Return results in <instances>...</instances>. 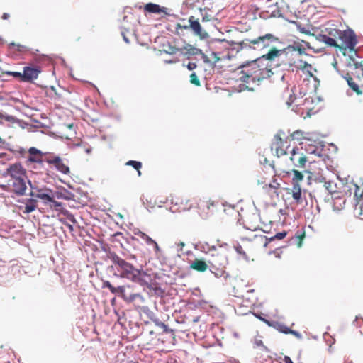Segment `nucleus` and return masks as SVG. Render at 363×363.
I'll list each match as a JSON object with an SVG mask.
<instances>
[{
	"label": "nucleus",
	"instance_id": "obj_1",
	"mask_svg": "<svg viewBox=\"0 0 363 363\" xmlns=\"http://www.w3.org/2000/svg\"><path fill=\"white\" fill-rule=\"evenodd\" d=\"M291 51H298L299 55L312 57L305 52V48L300 42H294V44L281 50L273 48L267 54L242 63L238 67V69H242L240 73L242 75L240 77V80L247 84L260 82L271 77L274 74L272 69L275 67L281 65L292 67L294 62H276V58Z\"/></svg>",
	"mask_w": 363,
	"mask_h": 363
},
{
	"label": "nucleus",
	"instance_id": "obj_2",
	"mask_svg": "<svg viewBox=\"0 0 363 363\" xmlns=\"http://www.w3.org/2000/svg\"><path fill=\"white\" fill-rule=\"evenodd\" d=\"M4 176H9L10 179L8 185L11 187L12 191L17 195L25 194L27 186L26 184V169L21 163L16 162L9 165L6 169Z\"/></svg>",
	"mask_w": 363,
	"mask_h": 363
},
{
	"label": "nucleus",
	"instance_id": "obj_3",
	"mask_svg": "<svg viewBox=\"0 0 363 363\" xmlns=\"http://www.w3.org/2000/svg\"><path fill=\"white\" fill-rule=\"evenodd\" d=\"M108 257L113 263L111 267L116 269L115 276L127 279L133 282L140 281V271L132 264L121 258L114 252H109Z\"/></svg>",
	"mask_w": 363,
	"mask_h": 363
},
{
	"label": "nucleus",
	"instance_id": "obj_4",
	"mask_svg": "<svg viewBox=\"0 0 363 363\" xmlns=\"http://www.w3.org/2000/svg\"><path fill=\"white\" fill-rule=\"evenodd\" d=\"M317 92H309V95L307 96V92H298L296 94L295 92L290 94L289 100L287 101L288 106H291L294 104L296 106H306L307 108H313L310 107L313 104H317L321 101V99L316 95Z\"/></svg>",
	"mask_w": 363,
	"mask_h": 363
},
{
	"label": "nucleus",
	"instance_id": "obj_5",
	"mask_svg": "<svg viewBox=\"0 0 363 363\" xmlns=\"http://www.w3.org/2000/svg\"><path fill=\"white\" fill-rule=\"evenodd\" d=\"M290 143V137H287L283 132H280L274 135L271 149L279 157L287 154Z\"/></svg>",
	"mask_w": 363,
	"mask_h": 363
},
{
	"label": "nucleus",
	"instance_id": "obj_6",
	"mask_svg": "<svg viewBox=\"0 0 363 363\" xmlns=\"http://www.w3.org/2000/svg\"><path fill=\"white\" fill-rule=\"evenodd\" d=\"M340 38L345 44V48H346V49H349L350 52H354L355 56L359 58L361 57L358 54L357 50L355 49V46L358 43V40L357 35L352 29L348 28L344 30ZM342 47L344 48V46Z\"/></svg>",
	"mask_w": 363,
	"mask_h": 363
},
{
	"label": "nucleus",
	"instance_id": "obj_7",
	"mask_svg": "<svg viewBox=\"0 0 363 363\" xmlns=\"http://www.w3.org/2000/svg\"><path fill=\"white\" fill-rule=\"evenodd\" d=\"M289 160L293 166L297 168H304L308 158L303 152V147H295L290 151Z\"/></svg>",
	"mask_w": 363,
	"mask_h": 363
},
{
	"label": "nucleus",
	"instance_id": "obj_8",
	"mask_svg": "<svg viewBox=\"0 0 363 363\" xmlns=\"http://www.w3.org/2000/svg\"><path fill=\"white\" fill-rule=\"evenodd\" d=\"M171 203L175 207V211H189L194 206V203L191 199L180 194H175L172 196L171 199Z\"/></svg>",
	"mask_w": 363,
	"mask_h": 363
},
{
	"label": "nucleus",
	"instance_id": "obj_9",
	"mask_svg": "<svg viewBox=\"0 0 363 363\" xmlns=\"http://www.w3.org/2000/svg\"><path fill=\"white\" fill-rule=\"evenodd\" d=\"M29 156L27 158L26 163L27 166L29 167L30 164H34L31 169H35L37 167H43V153L38 150L37 148L32 147L28 149Z\"/></svg>",
	"mask_w": 363,
	"mask_h": 363
},
{
	"label": "nucleus",
	"instance_id": "obj_10",
	"mask_svg": "<svg viewBox=\"0 0 363 363\" xmlns=\"http://www.w3.org/2000/svg\"><path fill=\"white\" fill-rule=\"evenodd\" d=\"M45 162L55 167V168L63 174H69L70 172L69 167L60 157L59 156H50L46 158Z\"/></svg>",
	"mask_w": 363,
	"mask_h": 363
},
{
	"label": "nucleus",
	"instance_id": "obj_11",
	"mask_svg": "<svg viewBox=\"0 0 363 363\" xmlns=\"http://www.w3.org/2000/svg\"><path fill=\"white\" fill-rule=\"evenodd\" d=\"M189 22L190 23L189 26H184V28H191L193 30L194 35L199 36L201 40H206L209 37L208 33L202 29L200 23L198 20H195L194 16H191L189 18Z\"/></svg>",
	"mask_w": 363,
	"mask_h": 363
},
{
	"label": "nucleus",
	"instance_id": "obj_12",
	"mask_svg": "<svg viewBox=\"0 0 363 363\" xmlns=\"http://www.w3.org/2000/svg\"><path fill=\"white\" fill-rule=\"evenodd\" d=\"M277 40V38L272 34L267 33L250 40V43L257 45V48H264L268 47L271 42L276 41Z\"/></svg>",
	"mask_w": 363,
	"mask_h": 363
},
{
	"label": "nucleus",
	"instance_id": "obj_13",
	"mask_svg": "<svg viewBox=\"0 0 363 363\" xmlns=\"http://www.w3.org/2000/svg\"><path fill=\"white\" fill-rule=\"evenodd\" d=\"M40 72V70L38 67H23V72L21 73V82H32L38 78Z\"/></svg>",
	"mask_w": 363,
	"mask_h": 363
},
{
	"label": "nucleus",
	"instance_id": "obj_14",
	"mask_svg": "<svg viewBox=\"0 0 363 363\" xmlns=\"http://www.w3.org/2000/svg\"><path fill=\"white\" fill-rule=\"evenodd\" d=\"M316 39L318 41L323 42L330 47H335V48H339L342 52V54L345 56L346 55V53H345L346 48H342V47H340L339 45H337L336 40L334 38H333L325 34L320 33L318 35H316Z\"/></svg>",
	"mask_w": 363,
	"mask_h": 363
},
{
	"label": "nucleus",
	"instance_id": "obj_15",
	"mask_svg": "<svg viewBox=\"0 0 363 363\" xmlns=\"http://www.w3.org/2000/svg\"><path fill=\"white\" fill-rule=\"evenodd\" d=\"M144 10L150 13H164L165 15L169 16L170 13L167 12V9L156 4L154 3H147L144 6Z\"/></svg>",
	"mask_w": 363,
	"mask_h": 363
},
{
	"label": "nucleus",
	"instance_id": "obj_16",
	"mask_svg": "<svg viewBox=\"0 0 363 363\" xmlns=\"http://www.w3.org/2000/svg\"><path fill=\"white\" fill-rule=\"evenodd\" d=\"M52 190L49 189H38L35 194V197L43 201L45 203L50 201H53V195Z\"/></svg>",
	"mask_w": 363,
	"mask_h": 363
},
{
	"label": "nucleus",
	"instance_id": "obj_17",
	"mask_svg": "<svg viewBox=\"0 0 363 363\" xmlns=\"http://www.w3.org/2000/svg\"><path fill=\"white\" fill-rule=\"evenodd\" d=\"M298 62L301 64V68L303 70V71H307L308 72V74H310V76L313 79V81H314V84H313V87H314V91H317V89H318L319 86H320V80L317 78L316 76H314L311 72V69H312V65L309 63H308L306 61H304L303 60H298Z\"/></svg>",
	"mask_w": 363,
	"mask_h": 363
},
{
	"label": "nucleus",
	"instance_id": "obj_18",
	"mask_svg": "<svg viewBox=\"0 0 363 363\" xmlns=\"http://www.w3.org/2000/svg\"><path fill=\"white\" fill-rule=\"evenodd\" d=\"M102 288H108L113 294H119L125 298V286H120L114 287L108 281H104L102 283Z\"/></svg>",
	"mask_w": 363,
	"mask_h": 363
},
{
	"label": "nucleus",
	"instance_id": "obj_19",
	"mask_svg": "<svg viewBox=\"0 0 363 363\" xmlns=\"http://www.w3.org/2000/svg\"><path fill=\"white\" fill-rule=\"evenodd\" d=\"M260 320L264 321L266 324H267L269 327H272L273 328L276 329L280 333L287 334V332L289 330V328L284 325L283 323H281L277 321H269L268 320H266L264 318H259Z\"/></svg>",
	"mask_w": 363,
	"mask_h": 363
},
{
	"label": "nucleus",
	"instance_id": "obj_20",
	"mask_svg": "<svg viewBox=\"0 0 363 363\" xmlns=\"http://www.w3.org/2000/svg\"><path fill=\"white\" fill-rule=\"evenodd\" d=\"M190 268L199 272H204L208 268V264L203 259H195L190 264Z\"/></svg>",
	"mask_w": 363,
	"mask_h": 363
},
{
	"label": "nucleus",
	"instance_id": "obj_21",
	"mask_svg": "<svg viewBox=\"0 0 363 363\" xmlns=\"http://www.w3.org/2000/svg\"><path fill=\"white\" fill-rule=\"evenodd\" d=\"M198 205V208L202 210L206 209L207 211L205 212L206 214H208L209 213L213 211V208L215 207V201L211 199H203L199 201V203H196Z\"/></svg>",
	"mask_w": 363,
	"mask_h": 363
},
{
	"label": "nucleus",
	"instance_id": "obj_22",
	"mask_svg": "<svg viewBox=\"0 0 363 363\" xmlns=\"http://www.w3.org/2000/svg\"><path fill=\"white\" fill-rule=\"evenodd\" d=\"M182 54L185 56H187L188 59H189V56L191 55H199V53H201V50L197 48L190 44H186L185 46L181 49Z\"/></svg>",
	"mask_w": 363,
	"mask_h": 363
},
{
	"label": "nucleus",
	"instance_id": "obj_23",
	"mask_svg": "<svg viewBox=\"0 0 363 363\" xmlns=\"http://www.w3.org/2000/svg\"><path fill=\"white\" fill-rule=\"evenodd\" d=\"M293 177L291 179L292 186H300V183L303 180V174L302 172L292 169Z\"/></svg>",
	"mask_w": 363,
	"mask_h": 363
},
{
	"label": "nucleus",
	"instance_id": "obj_24",
	"mask_svg": "<svg viewBox=\"0 0 363 363\" xmlns=\"http://www.w3.org/2000/svg\"><path fill=\"white\" fill-rule=\"evenodd\" d=\"M291 194L293 199L297 203H301L303 202L301 186H292Z\"/></svg>",
	"mask_w": 363,
	"mask_h": 363
},
{
	"label": "nucleus",
	"instance_id": "obj_25",
	"mask_svg": "<svg viewBox=\"0 0 363 363\" xmlns=\"http://www.w3.org/2000/svg\"><path fill=\"white\" fill-rule=\"evenodd\" d=\"M209 264L211 267V272L214 274L216 277H220L224 274L225 271L223 267L217 268L215 261L209 262Z\"/></svg>",
	"mask_w": 363,
	"mask_h": 363
},
{
	"label": "nucleus",
	"instance_id": "obj_26",
	"mask_svg": "<svg viewBox=\"0 0 363 363\" xmlns=\"http://www.w3.org/2000/svg\"><path fill=\"white\" fill-rule=\"evenodd\" d=\"M179 51H181V49L172 45L169 43L163 45L162 52L166 54L174 55Z\"/></svg>",
	"mask_w": 363,
	"mask_h": 363
},
{
	"label": "nucleus",
	"instance_id": "obj_27",
	"mask_svg": "<svg viewBox=\"0 0 363 363\" xmlns=\"http://www.w3.org/2000/svg\"><path fill=\"white\" fill-rule=\"evenodd\" d=\"M212 55H213L216 57V60L213 62H211V61L209 60L208 56L206 54H204L202 50H201V53H199V55H201V57L203 60L204 63L208 64L211 65H215L216 63L219 61L220 58L217 56L216 52H212Z\"/></svg>",
	"mask_w": 363,
	"mask_h": 363
},
{
	"label": "nucleus",
	"instance_id": "obj_28",
	"mask_svg": "<svg viewBox=\"0 0 363 363\" xmlns=\"http://www.w3.org/2000/svg\"><path fill=\"white\" fill-rule=\"evenodd\" d=\"M287 235V233L286 231H282L277 233L274 236L271 237L270 238H266V242L264 243V247H267L269 242L273 241L274 240H282L284 239Z\"/></svg>",
	"mask_w": 363,
	"mask_h": 363
},
{
	"label": "nucleus",
	"instance_id": "obj_29",
	"mask_svg": "<svg viewBox=\"0 0 363 363\" xmlns=\"http://www.w3.org/2000/svg\"><path fill=\"white\" fill-rule=\"evenodd\" d=\"M323 184L325 189L328 192L329 194H332L336 191L335 184L333 182L326 180L325 182H323Z\"/></svg>",
	"mask_w": 363,
	"mask_h": 363
},
{
	"label": "nucleus",
	"instance_id": "obj_30",
	"mask_svg": "<svg viewBox=\"0 0 363 363\" xmlns=\"http://www.w3.org/2000/svg\"><path fill=\"white\" fill-rule=\"evenodd\" d=\"M135 235H138L140 239L143 240L147 245H152L153 242H155L154 240H152L149 235L142 231H139L138 233H135Z\"/></svg>",
	"mask_w": 363,
	"mask_h": 363
},
{
	"label": "nucleus",
	"instance_id": "obj_31",
	"mask_svg": "<svg viewBox=\"0 0 363 363\" xmlns=\"http://www.w3.org/2000/svg\"><path fill=\"white\" fill-rule=\"evenodd\" d=\"M304 133L301 130H296L290 134V135H287V137H290V141L291 140H301L302 139H304L305 137L303 136Z\"/></svg>",
	"mask_w": 363,
	"mask_h": 363
},
{
	"label": "nucleus",
	"instance_id": "obj_32",
	"mask_svg": "<svg viewBox=\"0 0 363 363\" xmlns=\"http://www.w3.org/2000/svg\"><path fill=\"white\" fill-rule=\"evenodd\" d=\"M125 164L133 167L135 169L137 170L138 176L141 175V172L140 169L142 167V163L140 162L129 160L126 162Z\"/></svg>",
	"mask_w": 363,
	"mask_h": 363
},
{
	"label": "nucleus",
	"instance_id": "obj_33",
	"mask_svg": "<svg viewBox=\"0 0 363 363\" xmlns=\"http://www.w3.org/2000/svg\"><path fill=\"white\" fill-rule=\"evenodd\" d=\"M56 196L57 199H64L65 200H72L73 199L74 195L69 191H65V192H57L56 194Z\"/></svg>",
	"mask_w": 363,
	"mask_h": 363
},
{
	"label": "nucleus",
	"instance_id": "obj_34",
	"mask_svg": "<svg viewBox=\"0 0 363 363\" xmlns=\"http://www.w3.org/2000/svg\"><path fill=\"white\" fill-rule=\"evenodd\" d=\"M304 238H305V233H300V234H296V235L294 237L291 238V239L290 240L291 241L294 240L296 242L297 246L298 247H301L302 241Z\"/></svg>",
	"mask_w": 363,
	"mask_h": 363
},
{
	"label": "nucleus",
	"instance_id": "obj_35",
	"mask_svg": "<svg viewBox=\"0 0 363 363\" xmlns=\"http://www.w3.org/2000/svg\"><path fill=\"white\" fill-rule=\"evenodd\" d=\"M345 79L347 81L348 86L352 88V91H359V86L353 81L352 77L349 76L345 77Z\"/></svg>",
	"mask_w": 363,
	"mask_h": 363
},
{
	"label": "nucleus",
	"instance_id": "obj_36",
	"mask_svg": "<svg viewBox=\"0 0 363 363\" xmlns=\"http://www.w3.org/2000/svg\"><path fill=\"white\" fill-rule=\"evenodd\" d=\"M290 23L294 24L297 29L302 33H305V34H307V35H310L311 34V32L307 30L306 28L304 27H302L301 26V23L298 22V21H289Z\"/></svg>",
	"mask_w": 363,
	"mask_h": 363
},
{
	"label": "nucleus",
	"instance_id": "obj_37",
	"mask_svg": "<svg viewBox=\"0 0 363 363\" xmlns=\"http://www.w3.org/2000/svg\"><path fill=\"white\" fill-rule=\"evenodd\" d=\"M309 173L311 174V175L308 177V178L311 179H313L316 182L323 183L327 180L326 178L325 177H323V175L316 176L313 173H311V172H309Z\"/></svg>",
	"mask_w": 363,
	"mask_h": 363
},
{
	"label": "nucleus",
	"instance_id": "obj_38",
	"mask_svg": "<svg viewBox=\"0 0 363 363\" xmlns=\"http://www.w3.org/2000/svg\"><path fill=\"white\" fill-rule=\"evenodd\" d=\"M189 77H190V82L191 84H195L196 86L200 85V81L195 72L191 73L190 74Z\"/></svg>",
	"mask_w": 363,
	"mask_h": 363
},
{
	"label": "nucleus",
	"instance_id": "obj_39",
	"mask_svg": "<svg viewBox=\"0 0 363 363\" xmlns=\"http://www.w3.org/2000/svg\"><path fill=\"white\" fill-rule=\"evenodd\" d=\"M6 74L7 75L13 76L14 78H16L20 82H21V72L8 71V72H6Z\"/></svg>",
	"mask_w": 363,
	"mask_h": 363
},
{
	"label": "nucleus",
	"instance_id": "obj_40",
	"mask_svg": "<svg viewBox=\"0 0 363 363\" xmlns=\"http://www.w3.org/2000/svg\"><path fill=\"white\" fill-rule=\"evenodd\" d=\"M37 206H33V205H30V204H26V206H25V210L23 211V213H30L33 211H34L36 208Z\"/></svg>",
	"mask_w": 363,
	"mask_h": 363
},
{
	"label": "nucleus",
	"instance_id": "obj_41",
	"mask_svg": "<svg viewBox=\"0 0 363 363\" xmlns=\"http://www.w3.org/2000/svg\"><path fill=\"white\" fill-rule=\"evenodd\" d=\"M212 41L213 42H218V43H227L228 45H235L237 44L235 42L231 40V41H229V40H227L225 39H218V38H215L213 40H212Z\"/></svg>",
	"mask_w": 363,
	"mask_h": 363
},
{
	"label": "nucleus",
	"instance_id": "obj_42",
	"mask_svg": "<svg viewBox=\"0 0 363 363\" xmlns=\"http://www.w3.org/2000/svg\"><path fill=\"white\" fill-rule=\"evenodd\" d=\"M279 184L274 182V184H269L268 185L269 188L272 189L273 194H277V190L279 188Z\"/></svg>",
	"mask_w": 363,
	"mask_h": 363
},
{
	"label": "nucleus",
	"instance_id": "obj_43",
	"mask_svg": "<svg viewBox=\"0 0 363 363\" xmlns=\"http://www.w3.org/2000/svg\"><path fill=\"white\" fill-rule=\"evenodd\" d=\"M160 326L163 329V331L166 333H172L173 330L168 328V326L164 323H161Z\"/></svg>",
	"mask_w": 363,
	"mask_h": 363
},
{
	"label": "nucleus",
	"instance_id": "obj_44",
	"mask_svg": "<svg viewBox=\"0 0 363 363\" xmlns=\"http://www.w3.org/2000/svg\"><path fill=\"white\" fill-rule=\"evenodd\" d=\"M13 47H16V48H17V50H18V51H21V49H22V48H26V47H25V46H23V45H20V44H16V43H13V42L10 43L9 44V48H13Z\"/></svg>",
	"mask_w": 363,
	"mask_h": 363
},
{
	"label": "nucleus",
	"instance_id": "obj_45",
	"mask_svg": "<svg viewBox=\"0 0 363 363\" xmlns=\"http://www.w3.org/2000/svg\"><path fill=\"white\" fill-rule=\"evenodd\" d=\"M270 254H273L275 257L280 259L281 257L282 251L281 250V248H277L274 251L271 252Z\"/></svg>",
	"mask_w": 363,
	"mask_h": 363
},
{
	"label": "nucleus",
	"instance_id": "obj_46",
	"mask_svg": "<svg viewBox=\"0 0 363 363\" xmlns=\"http://www.w3.org/2000/svg\"><path fill=\"white\" fill-rule=\"evenodd\" d=\"M238 45H239L238 50H242L244 48H251V46L249 45V43L247 41H242V42L238 43Z\"/></svg>",
	"mask_w": 363,
	"mask_h": 363
},
{
	"label": "nucleus",
	"instance_id": "obj_47",
	"mask_svg": "<svg viewBox=\"0 0 363 363\" xmlns=\"http://www.w3.org/2000/svg\"><path fill=\"white\" fill-rule=\"evenodd\" d=\"M185 66V65H184ZM186 68L191 71V70H194V69L196 68L197 65L196 64V62H189L186 65Z\"/></svg>",
	"mask_w": 363,
	"mask_h": 363
},
{
	"label": "nucleus",
	"instance_id": "obj_48",
	"mask_svg": "<svg viewBox=\"0 0 363 363\" xmlns=\"http://www.w3.org/2000/svg\"><path fill=\"white\" fill-rule=\"evenodd\" d=\"M287 334H291L298 338L301 337V334L298 331L291 330L290 328H289Z\"/></svg>",
	"mask_w": 363,
	"mask_h": 363
},
{
	"label": "nucleus",
	"instance_id": "obj_49",
	"mask_svg": "<svg viewBox=\"0 0 363 363\" xmlns=\"http://www.w3.org/2000/svg\"><path fill=\"white\" fill-rule=\"evenodd\" d=\"M235 249L238 253H239L240 255H245V252H244L241 245H236L235 247Z\"/></svg>",
	"mask_w": 363,
	"mask_h": 363
},
{
	"label": "nucleus",
	"instance_id": "obj_50",
	"mask_svg": "<svg viewBox=\"0 0 363 363\" xmlns=\"http://www.w3.org/2000/svg\"><path fill=\"white\" fill-rule=\"evenodd\" d=\"M352 52V54L349 56V59L350 60V62H348L347 66H352L351 62H354L355 57H357V56H355L354 52Z\"/></svg>",
	"mask_w": 363,
	"mask_h": 363
},
{
	"label": "nucleus",
	"instance_id": "obj_51",
	"mask_svg": "<svg viewBox=\"0 0 363 363\" xmlns=\"http://www.w3.org/2000/svg\"><path fill=\"white\" fill-rule=\"evenodd\" d=\"M50 203H52V206L55 207V208H57L60 206H62V203L61 202H58L57 201H55L54 199H53V201H50Z\"/></svg>",
	"mask_w": 363,
	"mask_h": 363
},
{
	"label": "nucleus",
	"instance_id": "obj_52",
	"mask_svg": "<svg viewBox=\"0 0 363 363\" xmlns=\"http://www.w3.org/2000/svg\"><path fill=\"white\" fill-rule=\"evenodd\" d=\"M27 204L37 206V200L34 199H28L27 200Z\"/></svg>",
	"mask_w": 363,
	"mask_h": 363
},
{
	"label": "nucleus",
	"instance_id": "obj_53",
	"mask_svg": "<svg viewBox=\"0 0 363 363\" xmlns=\"http://www.w3.org/2000/svg\"><path fill=\"white\" fill-rule=\"evenodd\" d=\"M301 43H304V44H305V45H306L308 49H312V50H314V52H316V53L320 52V50H314L312 47H311L310 43H308V42H306V41L302 40V41H301Z\"/></svg>",
	"mask_w": 363,
	"mask_h": 363
},
{
	"label": "nucleus",
	"instance_id": "obj_54",
	"mask_svg": "<svg viewBox=\"0 0 363 363\" xmlns=\"http://www.w3.org/2000/svg\"><path fill=\"white\" fill-rule=\"evenodd\" d=\"M121 35H122V37H123V40H124L126 43H128H128H130V40H129V38L126 36V34L125 33V32H124V31H122V32H121Z\"/></svg>",
	"mask_w": 363,
	"mask_h": 363
},
{
	"label": "nucleus",
	"instance_id": "obj_55",
	"mask_svg": "<svg viewBox=\"0 0 363 363\" xmlns=\"http://www.w3.org/2000/svg\"><path fill=\"white\" fill-rule=\"evenodd\" d=\"M259 162L261 164H268V160L266 157H264V156H262L260 159H259Z\"/></svg>",
	"mask_w": 363,
	"mask_h": 363
},
{
	"label": "nucleus",
	"instance_id": "obj_56",
	"mask_svg": "<svg viewBox=\"0 0 363 363\" xmlns=\"http://www.w3.org/2000/svg\"><path fill=\"white\" fill-rule=\"evenodd\" d=\"M272 16H273V17H276V16L281 17L282 14L280 13L279 11H273L272 12Z\"/></svg>",
	"mask_w": 363,
	"mask_h": 363
},
{
	"label": "nucleus",
	"instance_id": "obj_57",
	"mask_svg": "<svg viewBox=\"0 0 363 363\" xmlns=\"http://www.w3.org/2000/svg\"><path fill=\"white\" fill-rule=\"evenodd\" d=\"M152 245H154L155 250L156 252H159L160 251V247H159L158 244L155 241Z\"/></svg>",
	"mask_w": 363,
	"mask_h": 363
},
{
	"label": "nucleus",
	"instance_id": "obj_58",
	"mask_svg": "<svg viewBox=\"0 0 363 363\" xmlns=\"http://www.w3.org/2000/svg\"><path fill=\"white\" fill-rule=\"evenodd\" d=\"M284 363H293L292 360L291 359V358L288 356H285L284 357Z\"/></svg>",
	"mask_w": 363,
	"mask_h": 363
},
{
	"label": "nucleus",
	"instance_id": "obj_59",
	"mask_svg": "<svg viewBox=\"0 0 363 363\" xmlns=\"http://www.w3.org/2000/svg\"><path fill=\"white\" fill-rule=\"evenodd\" d=\"M211 16L208 14H205L202 18V21H211Z\"/></svg>",
	"mask_w": 363,
	"mask_h": 363
},
{
	"label": "nucleus",
	"instance_id": "obj_60",
	"mask_svg": "<svg viewBox=\"0 0 363 363\" xmlns=\"http://www.w3.org/2000/svg\"><path fill=\"white\" fill-rule=\"evenodd\" d=\"M17 152H18L19 154H21L22 156H24V155H25V154L26 153V150H25V149H23V148H21H21H19V150H17Z\"/></svg>",
	"mask_w": 363,
	"mask_h": 363
},
{
	"label": "nucleus",
	"instance_id": "obj_61",
	"mask_svg": "<svg viewBox=\"0 0 363 363\" xmlns=\"http://www.w3.org/2000/svg\"><path fill=\"white\" fill-rule=\"evenodd\" d=\"M67 218H68L70 221H72V223H75V222H76V221H75L74 216L72 214H69V215L67 216Z\"/></svg>",
	"mask_w": 363,
	"mask_h": 363
},
{
	"label": "nucleus",
	"instance_id": "obj_62",
	"mask_svg": "<svg viewBox=\"0 0 363 363\" xmlns=\"http://www.w3.org/2000/svg\"><path fill=\"white\" fill-rule=\"evenodd\" d=\"M9 14L8 13H4L3 15H2V18L4 20H6L9 18Z\"/></svg>",
	"mask_w": 363,
	"mask_h": 363
},
{
	"label": "nucleus",
	"instance_id": "obj_63",
	"mask_svg": "<svg viewBox=\"0 0 363 363\" xmlns=\"http://www.w3.org/2000/svg\"><path fill=\"white\" fill-rule=\"evenodd\" d=\"M0 187L6 191L8 189V186L5 184H0Z\"/></svg>",
	"mask_w": 363,
	"mask_h": 363
},
{
	"label": "nucleus",
	"instance_id": "obj_64",
	"mask_svg": "<svg viewBox=\"0 0 363 363\" xmlns=\"http://www.w3.org/2000/svg\"><path fill=\"white\" fill-rule=\"evenodd\" d=\"M333 66L334 67V68L335 69H337V62L335 60L334 62L333 63Z\"/></svg>",
	"mask_w": 363,
	"mask_h": 363
}]
</instances>
